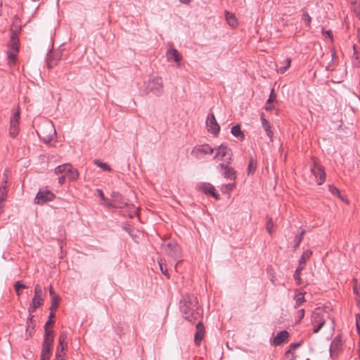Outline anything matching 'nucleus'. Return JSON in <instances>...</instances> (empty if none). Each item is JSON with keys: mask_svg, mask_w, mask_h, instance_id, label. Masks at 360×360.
I'll return each instance as SVG.
<instances>
[{"mask_svg": "<svg viewBox=\"0 0 360 360\" xmlns=\"http://www.w3.org/2000/svg\"><path fill=\"white\" fill-rule=\"evenodd\" d=\"M54 318V314L53 312H51L49 316V319L53 320Z\"/></svg>", "mask_w": 360, "mask_h": 360, "instance_id": "64", "label": "nucleus"}, {"mask_svg": "<svg viewBox=\"0 0 360 360\" xmlns=\"http://www.w3.org/2000/svg\"><path fill=\"white\" fill-rule=\"evenodd\" d=\"M60 299L58 295H54L51 297V303L50 307V310L53 311L56 310L59 304Z\"/></svg>", "mask_w": 360, "mask_h": 360, "instance_id": "35", "label": "nucleus"}, {"mask_svg": "<svg viewBox=\"0 0 360 360\" xmlns=\"http://www.w3.org/2000/svg\"><path fill=\"white\" fill-rule=\"evenodd\" d=\"M3 202H0V215L3 213L4 212V205H3Z\"/></svg>", "mask_w": 360, "mask_h": 360, "instance_id": "62", "label": "nucleus"}, {"mask_svg": "<svg viewBox=\"0 0 360 360\" xmlns=\"http://www.w3.org/2000/svg\"><path fill=\"white\" fill-rule=\"evenodd\" d=\"M158 264H159V266H160V271L161 272L165 275L167 278H169V275L168 274V271H167V269L166 267V265L164 263L163 260L162 259H159L158 260Z\"/></svg>", "mask_w": 360, "mask_h": 360, "instance_id": "37", "label": "nucleus"}, {"mask_svg": "<svg viewBox=\"0 0 360 360\" xmlns=\"http://www.w3.org/2000/svg\"><path fill=\"white\" fill-rule=\"evenodd\" d=\"M301 342L292 343L290 346V349L288 351V353L290 352L291 350H294L299 347L301 345Z\"/></svg>", "mask_w": 360, "mask_h": 360, "instance_id": "51", "label": "nucleus"}, {"mask_svg": "<svg viewBox=\"0 0 360 360\" xmlns=\"http://www.w3.org/2000/svg\"><path fill=\"white\" fill-rule=\"evenodd\" d=\"M304 316V309H302L297 311L296 314V323H299Z\"/></svg>", "mask_w": 360, "mask_h": 360, "instance_id": "43", "label": "nucleus"}, {"mask_svg": "<svg viewBox=\"0 0 360 360\" xmlns=\"http://www.w3.org/2000/svg\"><path fill=\"white\" fill-rule=\"evenodd\" d=\"M341 347V342L340 340H338L337 338H335L331 344L330 347V356H333V355H337L339 350L340 349Z\"/></svg>", "mask_w": 360, "mask_h": 360, "instance_id": "23", "label": "nucleus"}, {"mask_svg": "<svg viewBox=\"0 0 360 360\" xmlns=\"http://www.w3.org/2000/svg\"><path fill=\"white\" fill-rule=\"evenodd\" d=\"M145 91L147 94L153 93L155 95H160L163 91L162 78L160 77H155L150 79L146 83Z\"/></svg>", "mask_w": 360, "mask_h": 360, "instance_id": "4", "label": "nucleus"}, {"mask_svg": "<svg viewBox=\"0 0 360 360\" xmlns=\"http://www.w3.org/2000/svg\"><path fill=\"white\" fill-rule=\"evenodd\" d=\"M65 176L67 177H68L70 180L75 181V180L77 179V178L79 176V172H78L77 169L73 168L72 167V165H70V168H69Z\"/></svg>", "mask_w": 360, "mask_h": 360, "instance_id": "27", "label": "nucleus"}, {"mask_svg": "<svg viewBox=\"0 0 360 360\" xmlns=\"http://www.w3.org/2000/svg\"><path fill=\"white\" fill-rule=\"evenodd\" d=\"M107 206L109 207H117L116 205H114V202L112 201L111 202L108 203Z\"/></svg>", "mask_w": 360, "mask_h": 360, "instance_id": "63", "label": "nucleus"}, {"mask_svg": "<svg viewBox=\"0 0 360 360\" xmlns=\"http://www.w3.org/2000/svg\"><path fill=\"white\" fill-rule=\"evenodd\" d=\"M30 327H32L33 328V316H30L27 319V329H26L27 331L29 330Z\"/></svg>", "mask_w": 360, "mask_h": 360, "instance_id": "49", "label": "nucleus"}, {"mask_svg": "<svg viewBox=\"0 0 360 360\" xmlns=\"http://www.w3.org/2000/svg\"><path fill=\"white\" fill-rule=\"evenodd\" d=\"M206 126L207 127L208 131L213 134L214 135H217L220 131V127L217 123L214 115L213 113L209 114L206 120Z\"/></svg>", "mask_w": 360, "mask_h": 360, "instance_id": "12", "label": "nucleus"}, {"mask_svg": "<svg viewBox=\"0 0 360 360\" xmlns=\"http://www.w3.org/2000/svg\"><path fill=\"white\" fill-rule=\"evenodd\" d=\"M290 58H286L284 63V66L281 67L278 70V72H280L281 74L284 73L287 70V69L290 66Z\"/></svg>", "mask_w": 360, "mask_h": 360, "instance_id": "42", "label": "nucleus"}, {"mask_svg": "<svg viewBox=\"0 0 360 360\" xmlns=\"http://www.w3.org/2000/svg\"><path fill=\"white\" fill-rule=\"evenodd\" d=\"M304 268L298 265V266L297 267L295 271V274H294V279L296 281V283L297 285H300L302 284V278L300 277V275H301V272L304 269Z\"/></svg>", "mask_w": 360, "mask_h": 360, "instance_id": "30", "label": "nucleus"}, {"mask_svg": "<svg viewBox=\"0 0 360 360\" xmlns=\"http://www.w3.org/2000/svg\"><path fill=\"white\" fill-rule=\"evenodd\" d=\"M53 343V330L51 329L46 330V335L42 345L40 360H48L51 355L52 345Z\"/></svg>", "mask_w": 360, "mask_h": 360, "instance_id": "3", "label": "nucleus"}, {"mask_svg": "<svg viewBox=\"0 0 360 360\" xmlns=\"http://www.w3.org/2000/svg\"><path fill=\"white\" fill-rule=\"evenodd\" d=\"M353 49H354V56L355 57V59L358 60L359 59V56H358V53H357V51H356V45L353 46Z\"/></svg>", "mask_w": 360, "mask_h": 360, "instance_id": "57", "label": "nucleus"}, {"mask_svg": "<svg viewBox=\"0 0 360 360\" xmlns=\"http://www.w3.org/2000/svg\"><path fill=\"white\" fill-rule=\"evenodd\" d=\"M290 336L289 333L284 330L280 331L277 333V335L274 337L273 343L274 345L278 346L281 345L283 342H286Z\"/></svg>", "mask_w": 360, "mask_h": 360, "instance_id": "16", "label": "nucleus"}, {"mask_svg": "<svg viewBox=\"0 0 360 360\" xmlns=\"http://www.w3.org/2000/svg\"><path fill=\"white\" fill-rule=\"evenodd\" d=\"M198 191L202 192L206 195H212L216 200L219 199V195L215 192V188L210 183L202 182L197 186Z\"/></svg>", "mask_w": 360, "mask_h": 360, "instance_id": "11", "label": "nucleus"}, {"mask_svg": "<svg viewBox=\"0 0 360 360\" xmlns=\"http://www.w3.org/2000/svg\"><path fill=\"white\" fill-rule=\"evenodd\" d=\"M274 227V223L271 218L268 217V221L266 222V230L269 234L272 233V229Z\"/></svg>", "mask_w": 360, "mask_h": 360, "instance_id": "45", "label": "nucleus"}, {"mask_svg": "<svg viewBox=\"0 0 360 360\" xmlns=\"http://www.w3.org/2000/svg\"><path fill=\"white\" fill-rule=\"evenodd\" d=\"M302 20L306 24L307 26L310 27L311 18L310 17L307 12L304 11L303 13Z\"/></svg>", "mask_w": 360, "mask_h": 360, "instance_id": "41", "label": "nucleus"}, {"mask_svg": "<svg viewBox=\"0 0 360 360\" xmlns=\"http://www.w3.org/2000/svg\"><path fill=\"white\" fill-rule=\"evenodd\" d=\"M304 233H305V231L302 230L300 235L296 236L295 237V244L294 245L295 249H296L297 247H299L300 243L302 242V240L303 239V236Z\"/></svg>", "mask_w": 360, "mask_h": 360, "instance_id": "39", "label": "nucleus"}, {"mask_svg": "<svg viewBox=\"0 0 360 360\" xmlns=\"http://www.w3.org/2000/svg\"><path fill=\"white\" fill-rule=\"evenodd\" d=\"M179 304L180 310L185 319L191 323L198 321L195 326L194 342L196 346H199L204 338L205 329L201 321L202 309L198 304V298L193 295H186L181 300Z\"/></svg>", "mask_w": 360, "mask_h": 360, "instance_id": "1", "label": "nucleus"}, {"mask_svg": "<svg viewBox=\"0 0 360 360\" xmlns=\"http://www.w3.org/2000/svg\"><path fill=\"white\" fill-rule=\"evenodd\" d=\"M261 122L262 127H264L265 131L266 132V135L269 137L271 141H272L274 132L271 130V125L269 124L268 120L264 118V114H262L261 115Z\"/></svg>", "mask_w": 360, "mask_h": 360, "instance_id": "22", "label": "nucleus"}, {"mask_svg": "<svg viewBox=\"0 0 360 360\" xmlns=\"http://www.w3.org/2000/svg\"><path fill=\"white\" fill-rule=\"evenodd\" d=\"M68 334L65 331H63L60 333L58 338V344L62 346L68 347Z\"/></svg>", "mask_w": 360, "mask_h": 360, "instance_id": "31", "label": "nucleus"}, {"mask_svg": "<svg viewBox=\"0 0 360 360\" xmlns=\"http://www.w3.org/2000/svg\"><path fill=\"white\" fill-rule=\"evenodd\" d=\"M276 99V96L274 93V89L271 90V94L269 96V98L267 101V103H272Z\"/></svg>", "mask_w": 360, "mask_h": 360, "instance_id": "52", "label": "nucleus"}, {"mask_svg": "<svg viewBox=\"0 0 360 360\" xmlns=\"http://www.w3.org/2000/svg\"><path fill=\"white\" fill-rule=\"evenodd\" d=\"M65 354L64 352H62L61 350L56 349V360H65L64 356Z\"/></svg>", "mask_w": 360, "mask_h": 360, "instance_id": "47", "label": "nucleus"}, {"mask_svg": "<svg viewBox=\"0 0 360 360\" xmlns=\"http://www.w3.org/2000/svg\"><path fill=\"white\" fill-rule=\"evenodd\" d=\"M312 255V251L311 250H307L303 252L300 261H299V265L305 268L306 262L307 260L310 259V257Z\"/></svg>", "mask_w": 360, "mask_h": 360, "instance_id": "24", "label": "nucleus"}, {"mask_svg": "<svg viewBox=\"0 0 360 360\" xmlns=\"http://www.w3.org/2000/svg\"><path fill=\"white\" fill-rule=\"evenodd\" d=\"M26 288H27L26 285L23 283H21L20 281L15 282V283L14 285V289H15L18 296H20V290L22 289H25Z\"/></svg>", "mask_w": 360, "mask_h": 360, "instance_id": "38", "label": "nucleus"}, {"mask_svg": "<svg viewBox=\"0 0 360 360\" xmlns=\"http://www.w3.org/2000/svg\"><path fill=\"white\" fill-rule=\"evenodd\" d=\"M112 200L114 202V205H116L117 207L119 208L128 207L129 205V202L125 200L124 198L117 192H113L112 193Z\"/></svg>", "mask_w": 360, "mask_h": 360, "instance_id": "14", "label": "nucleus"}, {"mask_svg": "<svg viewBox=\"0 0 360 360\" xmlns=\"http://www.w3.org/2000/svg\"><path fill=\"white\" fill-rule=\"evenodd\" d=\"M69 168H70V164H68V163L63 164L62 165H59L56 167L55 174H63V175H66V173L68 172Z\"/></svg>", "mask_w": 360, "mask_h": 360, "instance_id": "29", "label": "nucleus"}, {"mask_svg": "<svg viewBox=\"0 0 360 360\" xmlns=\"http://www.w3.org/2000/svg\"><path fill=\"white\" fill-rule=\"evenodd\" d=\"M37 134L44 143H49L53 139L56 134V129L51 122H48L45 126L39 129Z\"/></svg>", "mask_w": 360, "mask_h": 360, "instance_id": "5", "label": "nucleus"}, {"mask_svg": "<svg viewBox=\"0 0 360 360\" xmlns=\"http://www.w3.org/2000/svg\"><path fill=\"white\" fill-rule=\"evenodd\" d=\"M162 250L174 260L180 259L181 257V248L176 242H169L162 245Z\"/></svg>", "mask_w": 360, "mask_h": 360, "instance_id": "6", "label": "nucleus"}, {"mask_svg": "<svg viewBox=\"0 0 360 360\" xmlns=\"http://www.w3.org/2000/svg\"><path fill=\"white\" fill-rule=\"evenodd\" d=\"M352 10L356 16L360 20V4L352 6Z\"/></svg>", "mask_w": 360, "mask_h": 360, "instance_id": "48", "label": "nucleus"}, {"mask_svg": "<svg viewBox=\"0 0 360 360\" xmlns=\"http://www.w3.org/2000/svg\"><path fill=\"white\" fill-rule=\"evenodd\" d=\"M60 60V56L58 53H54L50 51L47 55V66L49 68H52L56 66L58 62Z\"/></svg>", "mask_w": 360, "mask_h": 360, "instance_id": "18", "label": "nucleus"}, {"mask_svg": "<svg viewBox=\"0 0 360 360\" xmlns=\"http://www.w3.org/2000/svg\"><path fill=\"white\" fill-rule=\"evenodd\" d=\"M68 347L62 346L58 344L57 347V349L61 350L62 352H64L65 349H67Z\"/></svg>", "mask_w": 360, "mask_h": 360, "instance_id": "60", "label": "nucleus"}, {"mask_svg": "<svg viewBox=\"0 0 360 360\" xmlns=\"http://www.w3.org/2000/svg\"><path fill=\"white\" fill-rule=\"evenodd\" d=\"M65 177L66 176L65 175H62L58 177V183L62 185L65 183Z\"/></svg>", "mask_w": 360, "mask_h": 360, "instance_id": "56", "label": "nucleus"}, {"mask_svg": "<svg viewBox=\"0 0 360 360\" xmlns=\"http://www.w3.org/2000/svg\"><path fill=\"white\" fill-rule=\"evenodd\" d=\"M352 6L360 4V0H349Z\"/></svg>", "mask_w": 360, "mask_h": 360, "instance_id": "61", "label": "nucleus"}, {"mask_svg": "<svg viewBox=\"0 0 360 360\" xmlns=\"http://www.w3.org/2000/svg\"><path fill=\"white\" fill-rule=\"evenodd\" d=\"M166 57L169 61L180 62L182 60L181 55L174 48H171L167 51Z\"/></svg>", "mask_w": 360, "mask_h": 360, "instance_id": "17", "label": "nucleus"}, {"mask_svg": "<svg viewBox=\"0 0 360 360\" xmlns=\"http://www.w3.org/2000/svg\"><path fill=\"white\" fill-rule=\"evenodd\" d=\"M212 153L213 148L208 144H204L195 147L192 151V154H193L197 158H200V155L212 154Z\"/></svg>", "mask_w": 360, "mask_h": 360, "instance_id": "13", "label": "nucleus"}, {"mask_svg": "<svg viewBox=\"0 0 360 360\" xmlns=\"http://www.w3.org/2000/svg\"><path fill=\"white\" fill-rule=\"evenodd\" d=\"M257 168V160L251 156L249 160V163L248 166V174H253Z\"/></svg>", "mask_w": 360, "mask_h": 360, "instance_id": "28", "label": "nucleus"}, {"mask_svg": "<svg viewBox=\"0 0 360 360\" xmlns=\"http://www.w3.org/2000/svg\"><path fill=\"white\" fill-rule=\"evenodd\" d=\"M312 165L311 167V171L317 179L319 185L322 184L326 179V173L323 167L319 164L318 160L315 158H311Z\"/></svg>", "mask_w": 360, "mask_h": 360, "instance_id": "7", "label": "nucleus"}, {"mask_svg": "<svg viewBox=\"0 0 360 360\" xmlns=\"http://www.w3.org/2000/svg\"><path fill=\"white\" fill-rule=\"evenodd\" d=\"M314 326V328L313 329V332L314 333H319L320 331V330L324 326H323V322H321V323H319V325L316 324Z\"/></svg>", "mask_w": 360, "mask_h": 360, "instance_id": "50", "label": "nucleus"}, {"mask_svg": "<svg viewBox=\"0 0 360 360\" xmlns=\"http://www.w3.org/2000/svg\"><path fill=\"white\" fill-rule=\"evenodd\" d=\"M97 192H98V196L101 198V200L105 201V198L104 196V193L102 191V190L97 189Z\"/></svg>", "mask_w": 360, "mask_h": 360, "instance_id": "55", "label": "nucleus"}, {"mask_svg": "<svg viewBox=\"0 0 360 360\" xmlns=\"http://www.w3.org/2000/svg\"><path fill=\"white\" fill-rule=\"evenodd\" d=\"M53 323H54V321H53V320H50V319H49V320L47 321V322L46 323L45 326H44V331L46 332V329H49V326H52V325L53 324Z\"/></svg>", "mask_w": 360, "mask_h": 360, "instance_id": "54", "label": "nucleus"}, {"mask_svg": "<svg viewBox=\"0 0 360 360\" xmlns=\"http://www.w3.org/2000/svg\"><path fill=\"white\" fill-rule=\"evenodd\" d=\"M226 18L230 26L236 27L238 25L237 19L235 15L231 12L226 11Z\"/></svg>", "mask_w": 360, "mask_h": 360, "instance_id": "26", "label": "nucleus"}, {"mask_svg": "<svg viewBox=\"0 0 360 360\" xmlns=\"http://www.w3.org/2000/svg\"><path fill=\"white\" fill-rule=\"evenodd\" d=\"M321 322H323V326H327L330 329L334 330L333 320L327 312L318 308L316 309L312 314L311 323L313 325H319V323H321Z\"/></svg>", "mask_w": 360, "mask_h": 360, "instance_id": "2", "label": "nucleus"}, {"mask_svg": "<svg viewBox=\"0 0 360 360\" xmlns=\"http://www.w3.org/2000/svg\"><path fill=\"white\" fill-rule=\"evenodd\" d=\"M55 198V194L50 191H39L35 197L34 202L36 204L41 205L49 201H52Z\"/></svg>", "mask_w": 360, "mask_h": 360, "instance_id": "10", "label": "nucleus"}, {"mask_svg": "<svg viewBox=\"0 0 360 360\" xmlns=\"http://www.w3.org/2000/svg\"><path fill=\"white\" fill-rule=\"evenodd\" d=\"M7 181H8V176L6 173L4 174V179L0 186V202H4L6 200L8 190H7Z\"/></svg>", "mask_w": 360, "mask_h": 360, "instance_id": "20", "label": "nucleus"}, {"mask_svg": "<svg viewBox=\"0 0 360 360\" xmlns=\"http://www.w3.org/2000/svg\"><path fill=\"white\" fill-rule=\"evenodd\" d=\"M20 112L19 110L17 109L11 117L10 119V128L9 135L12 138H15L20 131L19 123H20Z\"/></svg>", "mask_w": 360, "mask_h": 360, "instance_id": "8", "label": "nucleus"}, {"mask_svg": "<svg viewBox=\"0 0 360 360\" xmlns=\"http://www.w3.org/2000/svg\"><path fill=\"white\" fill-rule=\"evenodd\" d=\"M8 51L13 52L19 51V40L16 33L13 32L8 44Z\"/></svg>", "mask_w": 360, "mask_h": 360, "instance_id": "19", "label": "nucleus"}, {"mask_svg": "<svg viewBox=\"0 0 360 360\" xmlns=\"http://www.w3.org/2000/svg\"><path fill=\"white\" fill-rule=\"evenodd\" d=\"M44 299L42 297H34L28 309L29 313L32 314L34 312L38 307L42 305Z\"/></svg>", "mask_w": 360, "mask_h": 360, "instance_id": "21", "label": "nucleus"}, {"mask_svg": "<svg viewBox=\"0 0 360 360\" xmlns=\"http://www.w3.org/2000/svg\"><path fill=\"white\" fill-rule=\"evenodd\" d=\"M323 34L327 35L331 40H333V33L331 30L325 31L323 29L322 30Z\"/></svg>", "mask_w": 360, "mask_h": 360, "instance_id": "53", "label": "nucleus"}, {"mask_svg": "<svg viewBox=\"0 0 360 360\" xmlns=\"http://www.w3.org/2000/svg\"><path fill=\"white\" fill-rule=\"evenodd\" d=\"M227 190L232 191L234 188V184H228L225 186Z\"/></svg>", "mask_w": 360, "mask_h": 360, "instance_id": "58", "label": "nucleus"}, {"mask_svg": "<svg viewBox=\"0 0 360 360\" xmlns=\"http://www.w3.org/2000/svg\"><path fill=\"white\" fill-rule=\"evenodd\" d=\"M354 282L353 290L354 294L357 296L359 301H360V283L356 278H353Z\"/></svg>", "mask_w": 360, "mask_h": 360, "instance_id": "34", "label": "nucleus"}, {"mask_svg": "<svg viewBox=\"0 0 360 360\" xmlns=\"http://www.w3.org/2000/svg\"><path fill=\"white\" fill-rule=\"evenodd\" d=\"M49 294L51 297H53L54 295H56L51 285L49 287Z\"/></svg>", "mask_w": 360, "mask_h": 360, "instance_id": "59", "label": "nucleus"}, {"mask_svg": "<svg viewBox=\"0 0 360 360\" xmlns=\"http://www.w3.org/2000/svg\"><path fill=\"white\" fill-rule=\"evenodd\" d=\"M18 52H13V51H8V53H7V56H8V63L10 64H14L15 60H16V54H17Z\"/></svg>", "mask_w": 360, "mask_h": 360, "instance_id": "40", "label": "nucleus"}, {"mask_svg": "<svg viewBox=\"0 0 360 360\" xmlns=\"http://www.w3.org/2000/svg\"><path fill=\"white\" fill-rule=\"evenodd\" d=\"M94 164L104 171L110 172L112 170L110 165H108L107 163L101 162L99 160H95Z\"/></svg>", "mask_w": 360, "mask_h": 360, "instance_id": "32", "label": "nucleus"}, {"mask_svg": "<svg viewBox=\"0 0 360 360\" xmlns=\"http://www.w3.org/2000/svg\"><path fill=\"white\" fill-rule=\"evenodd\" d=\"M295 308H297L305 301L304 294L302 292H299L298 294H297L295 295Z\"/></svg>", "mask_w": 360, "mask_h": 360, "instance_id": "36", "label": "nucleus"}, {"mask_svg": "<svg viewBox=\"0 0 360 360\" xmlns=\"http://www.w3.org/2000/svg\"><path fill=\"white\" fill-rule=\"evenodd\" d=\"M232 152L230 148H229L226 146L221 144L218 148L217 152L216 153L214 158L218 160H223L225 158V160L230 163L231 161Z\"/></svg>", "mask_w": 360, "mask_h": 360, "instance_id": "9", "label": "nucleus"}, {"mask_svg": "<svg viewBox=\"0 0 360 360\" xmlns=\"http://www.w3.org/2000/svg\"><path fill=\"white\" fill-rule=\"evenodd\" d=\"M218 167H220L221 169H224V172L223 173V176L226 178L229 179L231 180H235L236 178V170L231 167H229L227 165H224L223 163L219 164Z\"/></svg>", "mask_w": 360, "mask_h": 360, "instance_id": "15", "label": "nucleus"}, {"mask_svg": "<svg viewBox=\"0 0 360 360\" xmlns=\"http://www.w3.org/2000/svg\"><path fill=\"white\" fill-rule=\"evenodd\" d=\"M355 317H356V327L357 333L359 335V343H360V314H356Z\"/></svg>", "mask_w": 360, "mask_h": 360, "instance_id": "46", "label": "nucleus"}, {"mask_svg": "<svg viewBox=\"0 0 360 360\" xmlns=\"http://www.w3.org/2000/svg\"><path fill=\"white\" fill-rule=\"evenodd\" d=\"M328 188L330 192L335 196L338 197L340 199H341L342 201H344L343 197L340 194V190L336 188L334 185H328Z\"/></svg>", "mask_w": 360, "mask_h": 360, "instance_id": "33", "label": "nucleus"}, {"mask_svg": "<svg viewBox=\"0 0 360 360\" xmlns=\"http://www.w3.org/2000/svg\"><path fill=\"white\" fill-rule=\"evenodd\" d=\"M41 293H42V289H41L40 285L37 284L34 286V297H41Z\"/></svg>", "mask_w": 360, "mask_h": 360, "instance_id": "44", "label": "nucleus"}, {"mask_svg": "<svg viewBox=\"0 0 360 360\" xmlns=\"http://www.w3.org/2000/svg\"><path fill=\"white\" fill-rule=\"evenodd\" d=\"M231 132L235 137L239 138L241 141L244 140L245 134L241 131L240 126L239 124L233 126L231 128Z\"/></svg>", "mask_w": 360, "mask_h": 360, "instance_id": "25", "label": "nucleus"}]
</instances>
